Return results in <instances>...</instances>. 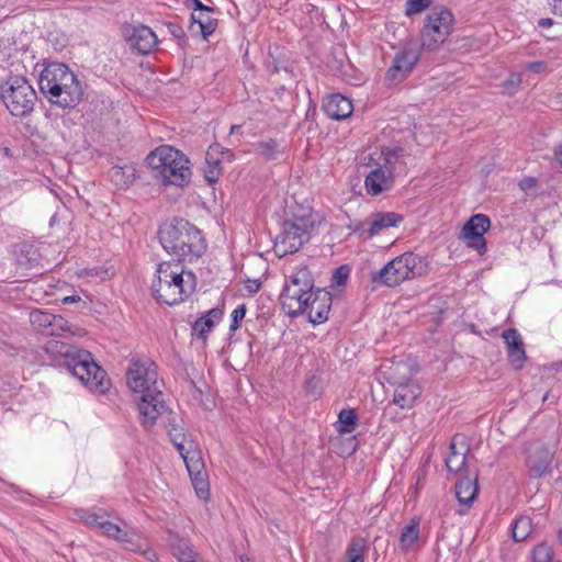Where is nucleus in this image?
Returning a JSON list of instances; mask_svg holds the SVG:
<instances>
[{
	"instance_id": "3c124183",
	"label": "nucleus",
	"mask_w": 562,
	"mask_h": 562,
	"mask_svg": "<svg viewBox=\"0 0 562 562\" xmlns=\"http://www.w3.org/2000/svg\"><path fill=\"white\" fill-rule=\"evenodd\" d=\"M233 274H234L233 262H232L231 258L227 257L222 279L226 280L227 278L233 277Z\"/></svg>"
},
{
	"instance_id": "b1692460",
	"label": "nucleus",
	"mask_w": 562,
	"mask_h": 562,
	"mask_svg": "<svg viewBox=\"0 0 562 562\" xmlns=\"http://www.w3.org/2000/svg\"><path fill=\"white\" fill-rule=\"evenodd\" d=\"M469 447L465 442V438L461 435H456L450 443V453L446 459V465L451 473H462L467 467V453Z\"/></svg>"
},
{
	"instance_id": "aec40b11",
	"label": "nucleus",
	"mask_w": 562,
	"mask_h": 562,
	"mask_svg": "<svg viewBox=\"0 0 562 562\" xmlns=\"http://www.w3.org/2000/svg\"><path fill=\"white\" fill-rule=\"evenodd\" d=\"M331 308V294L323 289H316L311 297L306 302L304 312L308 321L314 324H323L328 319V315Z\"/></svg>"
},
{
	"instance_id": "49530a36",
	"label": "nucleus",
	"mask_w": 562,
	"mask_h": 562,
	"mask_svg": "<svg viewBox=\"0 0 562 562\" xmlns=\"http://www.w3.org/2000/svg\"><path fill=\"white\" fill-rule=\"evenodd\" d=\"M186 5L192 11L211 12V7L205 5L201 0H186Z\"/></svg>"
},
{
	"instance_id": "ddd939ff",
	"label": "nucleus",
	"mask_w": 562,
	"mask_h": 562,
	"mask_svg": "<svg viewBox=\"0 0 562 562\" xmlns=\"http://www.w3.org/2000/svg\"><path fill=\"white\" fill-rule=\"evenodd\" d=\"M168 415L166 422V429L170 437L171 442L180 453L183 459L188 472L192 473L193 468H198L200 465V453L195 449V443L192 439H190L183 431V427L176 423V418L169 417L168 411L160 417L164 418L165 415Z\"/></svg>"
},
{
	"instance_id": "09e8293b",
	"label": "nucleus",
	"mask_w": 562,
	"mask_h": 562,
	"mask_svg": "<svg viewBox=\"0 0 562 562\" xmlns=\"http://www.w3.org/2000/svg\"><path fill=\"white\" fill-rule=\"evenodd\" d=\"M525 69L539 74L547 70V64L544 61H531L525 65Z\"/></svg>"
},
{
	"instance_id": "c9c22d12",
	"label": "nucleus",
	"mask_w": 562,
	"mask_h": 562,
	"mask_svg": "<svg viewBox=\"0 0 562 562\" xmlns=\"http://www.w3.org/2000/svg\"><path fill=\"white\" fill-rule=\"evenodd\" d=\"M532 524L528 516H521L515 520L512 528L513 539L516 542L524 541L531 533Z\"/></svg>"
},
{
	"instance_id": "a878e982",
	"label": "nucleus",
	"mask_w": 562,
	"mask_h": 562,
	"mask_svg": "<svg viewBox=\"0 0 562 562\" xmlns=\"http://www.w3.org/2000/svg\"><path fill=\"white\" fill-rule=\"evenodd\" d=\"M378 158L373 157V162L383 169L391 171L392 177L404 171L403 150L385 148L375 151Z\"/></svg>"
},
{
	"instance_id": "6e6552de",
	"label": "nucleus",
	"mask_w": 562,
	"mask_h": 562,
	"mask_svg": "<svg viewBox=\"0 0 562 562\" xmlns=\"http://www.w3.org/2000/svg\"><path fill=\"white\" fill-rule=\"evenodd\" d=\"M0 99L13 116L30 114L35 105L36 92L22 76H10L0 86Z\"/></svg>"
},
{
	"instance_id": "e2e57ef3",
	"label": "nucleus",
	"mask_w": 562,
	"mask_h": 562,
	"mask_svg": "<svg viewBox=\"0 0 562 562\" xmlns=\"http://www.w3.org/2000/svg\"><path fill=\"white\" fill-rule=\"evenodd\" d=\"M560 538H562V530L560 531Z\"/></svg>"
},
{
	"instance_id": "de8ad7c7",
	"label": "nucleus",
	"mask_w": 562,
	"mask_h": 562,
	"mask_svg": "<svg viewBox=\"0 0 562 562\" xmlns=\"http://www.w3.org/2000/svg\"><path fill=\"white\" fill-rule=\"evenodd\" d=\"M66 213H67V210L65 207H60L58 209L54 214L53 216L50 217L49 220V226L52 228L56 227L59 225L60 223V220L65 218L66 217Z\"/></svg>"
},
{
	"instance_id": "37998d69",
	"label": "nucleus",
	"mask_w": 562,
	"mask_h": 562,
	"mask_svg": "<svg viewBox=\"0 0 562 562\" xmlns=\"http://www.w3.org/2000/svg\"><path fill=\"white\" fill-rule=\"evenodd\" d=\"M246 315V306L244 304L238 305L234 311L232 312V323H231V330H236L239 327V322L245 317Z\"/></svg>"
},
{
	"instance_id": "5701e85b",
	"label": "nucleus",
	"mask_w": 562,
	"mask_h": 562,
	"mask_svg": "<svg viewBox=\"0 0 562 562\" xmlns=\"http://www.w3.org/2000/svg\"><path fill=\"white\" fill-rule=\"evenodd\" d=\"M502 338L504 339L507 357L509 363L515 369H521L527 360L525 344L521 335L515 328H509L503 331Z\"/></svg>"
},
{
	"instance_id": "680f3d73",
	"label": "nucleus",
	"mask_w": 562,
	"mask_h": 562,
	"mask_svg": "<svg viewBox=\"0 0 562 562\" xmlns=\"http://www.w3.org/2000/svg\"><path fill=\"white\" fill-rule=\"evenodd\" d=\"M216 165H217V162H216V161H213V162H212L213 169H215Z\"/></svg>"
},
{
	"instance_id": "4d7b16f0",
	"label": "nucleus",
	"mask_w": 562,
	"mask_h": 562,
	"mask_svg": "<svg viewBox=\"0 0 562 562\" xmlns=\"http://www.w3.org/2000/svg\"><path fill=\"white\" fill-rule=\"evenodd\" d=\"M80 301V297L77 295L66 296L64 299V303H74Z\"/></svg>"
},
{
	"instance_id": "a18cd8bd",
	"label": "nucleus",
	"mask_w": 562,
	"mask_h": 562,
	"mask_svg": "<svg viewBox=\"0 0 562 562\" xmlns=\"http://www.w3.org/2000/svg\"><path fill=\"white\" fill-rule=\"evenodd\" d=\"M518 186L524 192L529 193L537 188L538 180L532 177H526L519 181Z\"/></svg>"
},
{
	"instance_id": "a19ab883",
	"label": "nucleus",
	"mask_w": 562,
	"mask_h": 562,
	"mask_svg": "<svg viewBox=\"0 0 562 562\" xmlns=\"http://www.w3.org/2000/svg\"><path fill=\"white\" fill-rule=\"evenodd\" d=\"M553 553L549 546L539 544L533 550L532 562H552Z\"/></svg>"
},
{
	"instance_id": "423d86ee",
	"label": "nucleus",
	"mask_w": 562,
	"mask_h": 562,
	"mask_svg": "<svg viewBox=\"0 0 562 562\" xmlns=\"http://www.w3.org/2000/svg\"><path fill=\"white\" fill-rule=\"evenodd\" d=\"M153 176L165 186L184 187L191 178L189 160L178 149L164 145L153 150L146 158Z\"/></svg>"
},
{
	"instance_id": "c85d7f7f",
	"label": "nucleus",
	"mask_w": 562,
	"mask_h": 562,
	"mask_svg": "<svg viewBox=\"0 0 562 562\" xmlns=\"http://www.w3.org/2000/svg\"><path fill=\"white\" fill-rule=\"evenodd\" d=\"M76 517L89 527L101 529V524L108 522L112 516L110 512L101 507H91L89 509H77Z\"/></svg>"
},
{
	"instance_id": "4be33fe9",
	"label": "nucleus",
	"mask_w": 562,
	"mask_h": 562,
	"mask_svg": "<svg viewBox=\"0 0 562 562\" xmlns=\"http://www.w3.org/2000/svg\"><path fill=\"white\" fill-rule=\"evenodd\" d=\"M74 72L69 67L61 63H50L44 67L38 78L41 92L46 95L58 85L64 83Z\"/></svg>"
},
{
	"instance_id": "cd10ccee",
	"label": "nucleus",
	"mask_w": 562,
	"mask_h": 562,
	"mask_svg": "<svg viewBox=\"0 0 562 562\" xmlns=\"http://www.w3.org/2000/svg\"><path fill=\"white\" fill-rule=\"evenodd\" d=\"M189 32L193 37L207 41L211 35V12L192 11Z\"/></svg>"
},
{
	"instance_id": "4468645a",
	"label": "nucleus",
	"mask_w": 562,
	"mask_h": 562,
	"mask_svg": "<svg viewBox=\"0 0 562 562\" xmlns=\"http://www.w3.org/2000/svg\"><path fill=\"white\" fill-rule=\"evenodd\" d=\"M491 225L492 223L487 215L482 213L474 214L464 223L458 238L468 248L475 250L479 255H484L487 250L484 235L490 231Z\"/></svg>"
},
{
	"instance_id": "f8f14e48",
	"label": "nucleus",
	"mask_w": 562,
	"mask_h": 562,
	"mask_svg": "<svg viewBox=\"0 0 562 562\" xmlns=\"http://www.w3.org/2000/svg\"><path fill=\"white\" fill-rule=\"evenodd\" d=\"M392 384L395 385L393 402L401 408H412L417 397L420 395L419 385L412 379L411 367L406 363H397L394 368Z\"/></svg>"
},
{
	"instance_id": "473e14b6",
	"label": "nucleus",
	"mask_w": 562,
	"mask_h": 562,
	"mask_svg": "<svg viewBox=\"0 0 562 562\" xmlns=\"http://www.w3.org/2000/svg\"><path fill=\"white\" fill-rule=\"evenodd\" d=\"M211 331V311H206L192 325V338L199 340L203 346L206 345L207 334Z\"/></svg>"
},
{
	"instance_id": "e433bc0d",
	"label": "nucleus",
	"mask_w": 562,
	"mask_h": 562,
	"mask_svg": "<svg viewBox=\"0 0 562 562\" xmlns=\"http://www.w3.org/2000/svg\"><path fill=\"white\" fill-rule=\"evenodd\" d=\"M367 551V540L362 537H353L348 544L346 558L357 559L364 562Z\"/></svg>"
},
{
	"instance_id": "6e6d98bb",
	"label": "nucleus",
	"mask_w": 562,
	"mask_h": 562,
	"mask_svg": "<svg viewBox=\"0 0 562 562\" xmlns=\"http://www.w3.org/2000/svg\"><path fill=\"white\" fill-rule=\"evenodd\" d=\"M553 9L557 14L562 16V0H554Z\"/></svg>"
},
{
	"instance_id": "a211bd4d",
	"label": "nucleus",
	"mask_w": 562,
	"mask_h": 562,
	"mask_svg": "<svg viewBox=\"0 0 562 562\" xmlns=\"http://www.w3.org/2000/svg\"><path fill=\"white\" fill-rule=\"evenodd\" d=\"M31 322L34 325L43 327L45 329V333L49 336H61L64 333H69L70 335L79 336L86 334V331L80 328L71 330L68 321H66L60 315H54L42 311L32 312Z\"/></svg>"
},
{
	"instance_id": "bf43d9fd",
	"label": "nucleus",
	"mask_w": 562,
	"mask_h": 562,
	"mask_svg": "<svg viewBox=\"0 0 562 562\" xmlns=\"http://www.w3.org/2000/svg\"><path fill=\"white\" fill-rule=\"evenodd\" d=\"M204 177H205V180L209 184H211V176H209V172L207 171H204Z\"/></svg>"
},
{
	"instance_id": "13d9d810",
	"label": "nucleus",
	"mask_w": 562,
	"mask_h": 562,
	"mask_svg": "<svg viewBox=\"0 0 562 562\" xmlns=\"http://www.w3.org/2000/svg\"><path fill=\"white\" fill-rule=\"evenodd\" d=\"M555 158L562 166V147L555 150Z\"/></svg>"
},
{
	"instance_id": "9b49d317",
	"label": "nucleus",
	"mask_w": 562,
	"mask_h": 562,
	"mask_svg": "<svg viewBox=\"0 0 562 562\" xmlns=\"http://www.w3.org/2000/svg\"><path fill=\"white\" fill-rule=\"evenodd\" d=\"M403 221L404 216L396 212H374L366 220L355 223L353 233L359 238L368 240L386 233L392 227H398Z\"/></svg>"
},
{
	"instance_id": "7c9ffc66",
	"label": "nucleus",
	"mask_w": 562,
	"mask_h": 562,
	"mask_svg": "<svg viewBox=\"0 0 562 562\" xmlns=\"http://www.w3.org/2000/svg\"><path fill=\"white\" fill-rule=\"evenodd\" d=\"M203 467L202 462L200 461V465L198 468L192 469V473L189 472L192 485L195 490L196 495L199 498L203 501H209L210 498V483L207 480V473L201 472L200 468Z\"/></svg>"
},
{
	"instance_id": "603ef678",
	"label": "nucleus",
	"mask_w": 562,
	"mask_h": 562,
	"mask_svg": "<svg viewBox=\"0 0 562 562\" xmlns=\"http://www.w3.org/2000/svg\"><path fill=\"white\" fill-rule=\"evenodd\" d=\"M345 267H340L336 270L335 279H337V283H344V280L347 278V272H344Z\"/></svg>"
},
{
	"instance_id": "c03bdc74",
	"label": "nucleus",
	"mask_w": 562,
	"mask_h": 562,
	"mask_svg": "<svg viewBox=\"0 0 562 562\" xmlns=\"http://www.w3.org/2000/svg\"><path fill=\"white\" fill-rule=\"evenodd\" d=\"M101 530L104 536L113 539V537L120 531V525L109 520L108 522L101 524Z\"/></svg>"
},
{
	"instance_id": "58836bf2",
	"label": "nucleus",
	"mask_w": 562,
	"mask_h": 562,
	"mask_svg": "<svg viewBox=\"0 0 562 562\" xmlns=\"http://www.w3.org/2000/svg\"><path fill=\"white\" fill-rule=\"evenodd\" d=\"M173 554L178 558L179 562H198L196 554L187 546L186 542L179 541L177 546L172 547Z\"/></svg>"
},
{
	"instance_id": "393cba45",
	"label": "nucleus",
	"mask_w": 562,
	"mask_h": 562,
	"mask_svg": "<svg viewBox=\"0 0 562 562\" xmlns=\"http://www.w3.org/2000/svg\"><path fill=\"white\" fill-rule=\"evenodd\" d=\"M323 110L333 120H344L351 115V101L340 93L328 95L323 103Z\"/></svg>"
},
{
	"instance_id": "ea45409f",
	"label": "nucleus",
	"mask_w": 562,
	"mask_h": 562,
	"mask_svg": "<svg viewBox=\"0 0 562 562\" xmlns=\"http://www.w3.org/2000/svg\"><path fill=\"white\" fill-rule=\"evenodd\" d=\"M432 0H407L405 4V15L412 16L418 14L430 7Z\"/></svg>"
},
{
	"instance_id": "0eeeda50",
	"label": "nucleus",
	"mask_w": 562,
	"mask_h": 562,
	"mask_svg": "<svg viewBox=\"0 0 562 562\" xmlns=\"http://www.w3.org/2000/svg\"><path fill=\"white\" fill-rule=\"evenodd\" d=\"M315 291L314 279L308 268H296L286 277L280 295L283 312L291 317L301 315L306 307V302L313 297Z\"/></svg>"
},
{
	"instance_id": "72a5a7b5",
	"label": "nucleus",
	"mask_w": 562,
	"mask_h": 562,
	"mask_svg": "<svg viewBox=\"0 0 562 562\" xmlns=\"http://www.w3.org/2000/svg\"><path fill=\"white\" fill-rule=\"evenodd\" d=\"M419 538V519L413 518L401 532L400 543L403 550H409Z\"/></svg>"
},
{
	"instance_id": "f704fd0d",
	"label": "nucleus",
	"mask_w": 562,
	"mask_h": 562,
	"mask_svg": "<svg viewBox=\"0 0 562 562\" xmlns=\"http://www.w3.org/2000/svg\"><path fill=\"white\" fill-rule=\"evenodd\" d=\"M338 428L340 434L352 432L358 425V416L352 408H344L338 415Z\"/></svg>"
},
{
	"instance_id": "c756f323",
	"label": "nucleus",
	"mask_w": 562,
	"mask_h": 562,
	"mask_svg": "<svg viewBox=\"0 0 562 562\" xmlns=\"http://www.w3.org/2000/svg\"><path fill=\"white\" fill-rule=\"evenodd\" d=\"M477 483L476 476L474 477H461L456 483V496L460 504L470 506L477 495Z\"/></svg>"
},
{
	"instance_id": "5fc2aeb1",
	"label": "nucleus",
	"mask_w": 562,
	"mask_h": 562,
	"mask_svg": "<svg viewBox=\"0 0 562 562\" xmlns=\"http://www.w3.org/2000/svg\"><path fill=\"white\" fill-rule=\"evenodd\" d=\"M552 24H553V20L550 18L540 19L538 22V25L542 29H548V27L552 26Z\"/></svg>"
},
{
	"instance_id": "f3484780",
	"label": "nucleus",
	"mask_w": 562,
	"mask_h": 562,
	"mask_svg": "<svg viewBox=\"0 0 562 562\" xmlns=\"http://www.w3.org/2000/svg\"><path fill=\"white\" fill-rule=\"evenodd\" d=\"M419 60V53L414 47H404L396 53L391 67L386 71L390 82H401L408 77Z\"/></svg>"
},
{
	"instance_id": "864d4df0",
	"label": "nucleus",
	"mask_w": 562,
	"mask_h": 562,
	"mask_svg": "<svg viewBox=\"0 0 562 562\" xmlns=\"http://www.w3.org/2000/svg\"><path fill=\"white\" fill-rule=\"evenodd\" d=\"M168 27H169L171 34L176 37H181L184 34L183 30L176 24H169Z\"/></svg>"
},
{
	"instance_id": "412c9836",
	"label": "nucleus",
	"mask_w": 562,
	"mask_h": 562,
	"mask_svg": "<svg viewBox=\"0 0 562 562\" xmlns=\"http://www.w3.org/2000/svg\"><path fill=\"white\" fill-rule=\"evenodd\" d=\"M114 540L121 542L123 547L132 552L144 554L147 560L154 561L157 555L148 549V542L136 529L128 527L126 524L120 526V531L113 537Z\"/></svg>"
},
{
	"instance_id": "79ce46f5",
	"label": "nucleus",
	"mask_w": 562,
	"mask_h": 562,
	"mask_svg": "<svg viewBox=\"0 0 562 562\" xmlns=\"http://www.w3.org/2000/svg\"><path fill=\"white\" fill-rule=\"evenodd\" d=\"M521 81L522 79L520 74H510V76L504 81L503 88L505 89L506 93L514 94L521 85Z\"/></svg>"
},
{
	"instance_id": "f257e3e1",
	"label": "nucleus",
	"mask_w": 562,
	"mask_h": 562,
	"mask_svg": "<svg viewBox=\"0 0 562 562\" xmlns=\"http://www.w3.org/2000/svg\"><path fill=\"white\" fill-rule=\"evenodd\" d=\"M128 387L142 393L138 403L140 423L145 428L151 427L158 417L167 412L161 386L164 382L158 380L156 363L150 359H133L126 372Z\"/></svg>"
},
{
	"instance_id": "2f4dec72",
	"label": "nucleus",
	"mask_w": 562,
	"mask_h": 562,
	"mask_svg": "<svg viewBox=\"0 0 562 562\" xmlns=\"http://www.w3.org/2000/svg\"><path fill=\"white\" fill-rule=\"evenodd\" d=\"M134 168L131 166H114L109 171L111 181L117 188H125L134 180Z\"/></svg>"
},
{
	"instance_id": "9d476101",
	"label": "nucleus",
	"mask_w": 562,
	"mask_h": 562,
	"mask_svg": "<svg viewBox=\"0 0 562 562\" xmlns=\"http://www.w3.org/2000/svg\"><path fill=\"white\" fill-rule=\"evenodd\" d=\"M454 26V16L446 7H434L425 18L422 30V47L438 49L450 36Z\"/></svg>"
},
{
	"instance_id": "4c0bfd02",
	"label": "nucleus",
	"mask_w": 562,
	"mask_h": 562,
	"mask_svg": "<svg viewBox=\"0 0 562 562\" xmlns=\"http://www.w3.org/2000/svg\"><path fill=\"white\" fill-rule=\"evenodd\" d=\"M255 149L259 156L267 160L276 159L280 151L279 144L273 139L257 143Z\"/></svg>"
},
{
	"instance_id": "1a4fd4ad",
	"label": "nucleus",
	"mask_w": 562,
	"mask_h": 562,
	"mask_svg": "<svg viewBox=\"0 0 562 562\" xmlns=\"http://www.w3.org/2000/svg\"><path fill=\"white\" fill-rule=\"evenodd\" d=\"M314 228L315 220L311 214L296 216L292 221H285L282 232L274 240V252L279 257L296 252L310 240Z\"/></svg>"
},
{
	"instance_id": "39448f33",
	"label": "nucleus",
	"mask_w": 562,
	"mask_h": 562,
	"mask_svg": "<svg viewBox=\"0 0 562 562\" xmlns=\"http://www.w3.org/2000/svg\"><path fill=\"white\" fill-rule=\"evenodd\" d=\"M430 270L428 257L412 251L401 254L371 274L379 286L395 288L405 281L426 276Z\"/></svg>"
},
{
	"instance_id": "2eb2a0df",
	"label": "nucleus",
	"mask_w": 562,
	"mask_h": 562,
	"mask_svg": "<svg viewBox=\"0 0 562 562\" xmlns=\"http://www.w3.org/2000/svg\"><path fill=\"white\" fill-rule=\"evenodd\" d=\"M122 36L128 46L140 55H147L158 44L155 32L144 24L126 23L121 27Z\"/></svg>"
},
{
	"instance_id": "20e7f679",
	"label": "nucleus",
	"mask_w": 562,
	"mask_h": 562,
	"mask_svg": "<svg viewBox=\"0 0 562 562\" xmlns=\"http://www.w3.org/2000/svg\"><path fill=\"white\" fill-rule=\"evenodd\" d=\"M164 249L180 260H192L202 256L207 247L202 232L183 218L164 223L158 232Z\"/></svg>"
},
{
	"instance_id": "8fccbe9b",
	"label": "nucleus",
	"mask_w": 562,
	"mask_h": 562,
	"mask_svg": "<svg viewBox=\"0 0 562 562\" xmlns=\"http://www.w3.org/2000/svg\"><path fill=\"white\" fill-rule=\"evenodd\" d=\"M191 393L194 401L199 404L204 405L203 396L204 392L201 387H199L194 382L191 383Z\"/></svg>"
},
{
	"instance_id": "bb28decb",
	"label": "nucleus",
	"mask_w": 562,
	"mask_h": 562,
	"mask_svg": "<svg viewBox=\"0 0 562 562\" xmlns=\"http://www.w3.org/2000/svg\"><path fill=\"white\" fill-rule=\"evenodd\" d=\"M553 454L546 448L540 447L527 459V467L531 477H541L544 475L552 462Z\"/></svg>"
},
{
	"instance_id": "dca6fc26",
	"label": "nucleus",
	"mask_w": 562,
	"mask_h": 562,
	"mask_svg": "<svg viewBox=\"0 0 562 562\" xmlns=\"http://www.w3.org/2000/svg\"><path fill=\"white\" fill-rule=\"evenodd\" d=\"M45 97L54 105L72 109L82 100L83 89L78 77L72 74L69 79H65L64 83L58 85Z\"/></svg>"
},
{
	"instance_id": "f03ea898",
	"label": "nucleus",
	"mask_w": 562,
	"mask_h": 562,
	"mask_svg": "<svg viewBox=\"0 0 562 562\" xmlns=\"http://www.w3.org/2000/svg\"><path fill=\"white\" fill-rule=\"evenodd\" d=\"M43 350L54 360L63 358L67 370L91 391L104 393L109 390L111 383L106 372L89 351L56 338L48 339Z\"/></svg>"
},
{
	"instance_id": "7ed1b4c3",
	"label": "nucleus",
	"mask_w": 562,
	"mask_h": 562,
	"mask_svg": "<svg viewBox=\"0 0 562 562\" xmlns=\"http://www.w3.org/2000/svg\"><path fill=\"white\" fill-rule=\"evenodd\" d=\"M196 289L195 274L179 262L164 261L157 266L151 294L159 303L176 305L189 299Z\"/></svg>"
},
{
	"instance_id": "6ab92c4d",
	"label": "nucleus",
	"mask_w": 562,
	"mask_h": 562,
	"mask_svg": "<svg viewBox=\"0 0 562 562\" xmlns=\"http://www.w3.org/2000/svg\"><path fill=\"white\" fill-rule=\"evenodd\" d=\"M363 160L366 161L367 166L372 168L364 180V188L368 194L375 196L383 191L390 190L394 183V177H392L391 171H387L383 169V167L375 165L373 162L372 154L364 156Z\"/></svg>"
},
{
	"instance_id": "052dcab7",
	"label": "nucleus",
	"mask_w": 562,
	"mask_h": 562,
	"mask_svg": "<svg viewBox=\"0 0 562 562\" xmlns=\"http://www.w3.org/2000/svg\"><path fill=\"white\" fill-rule=\"evenodd\" d=\"M346 559H347V562H363V561H360L357 559H350V558H346Z\"/></svg>"
}]
</instances>
